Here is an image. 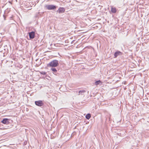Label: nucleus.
Instances as JSON below:
<instances>
[{
  "mask_svg": "<svg viewBox=\"0 0 149 149\" xmlns=\"http://www.w3.org/2000/svg\"><path fill=\"white\" fill-rule=\"evenodd\" d=\"M59 65L58 61V60H54L47 64V66L48 67H56Z\"/></svg>",
  "mask_w": 149,
  "mask_h": 149,
  "instance_id": "f257e3e1",
  "label": "nucleus"
},
{
  "mask_svg": "<svg viewBox=\"0 0 149 149\" xmlns=\"http://www.w3.org/2000/svg\"><path fill=\"white\" fill-rule=\"evenodd\" d=\"M45 7L49 10H54L56 8V6L52 5H47L45 6Z\"/></svg>",
  "mask_w": 149,
  "mask_h": 149,
  "instance_id": "f03ea898",
  "label": "nucleus"
},
{
  "mask_svg": "<svg viewBox=\"0 0 149 149\" xmlns=\"http://www.w3.org/2000/svg\"><path fill=\"white\" fill-rule=\"evenodd\" d=\"M41 74L43 75H45L46 74V73L45 72H42L41 73Z\"/></svg>",
  "mask_w": 149,
  "mask_h": 149,
  "instance_id": "ddd939ff",
  "label": "nucleus"
},
{
  "mask_svg": "<svg viewBox=\"0 0 149 149\" xmlns=\"http://www.w3.org/2000/svg\"><path fill=\"white\" fill-rule=\"evenodd\" d=\"M35 104L36 105L39 106V107L42 106L43 104V103L42 101L41 100L35 101Z\"/></svg>",
  "mask_w": 149,
  "mask_h": 149,
  "instance_id": "7ed1b4c3",
  "label": "nucleus"
},
{
  "mask_svg": "<svg viewBox=\"0 0 149 149\" xmlns=\"http://www.w3.org/2000/svg\"><path fill=\"white\" fill-rule=\"evenodd\" d=\"M91 117V115L90 114L88 113L86 116V118L87 119H89Z\"/></svg>",
  "mask_w": 149,
  "mask_h": 149,
  "instance_id": "9d476101",
  "label": "nucleus"
},
{
  "mask_svg": "<svg viewBox=\"0 0 149 149\" xmlns=\"http://www.w3.org/2000/svg\"><path fill=\"white\" fill-rule=\"evenodd\" d=\"M122 54V53L120 51H117L115 52L114 54V58H116L118 56L121 55Z\"/></svg>",
  "mask_w": 149,
  "mask_h": 149,
  "instance_id": "423d86ee",
  "label": "nucleus"
},
{
  "mask_svg": "<svg viewBox=\"0 0 149 149\" xmlns=\"http://www.w3.org/2000/svg\"><path fill=\"white\" fill-rule=\"evenodd\" d=\"M85 91H80L79 92L78 95L81 94L83 95H84V94L85 93Z\"/></svg>",
  "mask_w": 149,
  "mask_h": 149,
  "instance_id": "1a4fd4ad",
  "label": "nucleus"
},
{
  "mask_svg": "<svg viewBox=\"0 0 149 149\" xmlns=\"http://www.w3.org/2000/svg\"><path fill=\"white\" fill-rule=\"evenodd\" d=\"M9 119L7 118H4L1 121V123L5 124H8L9 123Z\"/></svg>",
  "mask_w": 149,
  "mask_h": 149,
  "instance_id": "0eeeda50",
  "label": "nucleus"
},
{
  "mask_svg": "<svg viewBox=\"0 0 149 149\" xmlns=\"http://www.w3.org/2000/svg\"><path fill=\"white\" fill-rule=\"evenodd\" d=\"M101 83V81L100 80H98V81H96L95 82V84L96 85H97Z\"/></svg>",
  "mask_w": 149,
  "mask_h": 149,
  "instance_id": "f8f14e48",
  "label": "nucleus"
},
{
  "mask_svg": "<svg viewBox=\"0 0 149 149\" xmlns=\"http://www.w3.org/2000/svg\"><path fill=\"white\" fill-rule=\"evenodd\" d=\"M65 11V9L64 8L60 7L57 10V12H58L59 13H62L64 12Z\"/></svg>",
  "mask_w": 149,
  "mask_h": 149,
  "instance_id": "39448f33",
  "label": "nucleus"
},
{
  "mask_svg": "<svg viewBox=\"0 0 149 149\" xmlns=\"http://www.w3.org/2000/svg\"><path fill=\"white\" fill-rule=\"evenodd\" d=\"M30 38V39H33L35 37V32L34 31L29 32L28 33Z\"/></svg>",
  "mask_w": 149,
  "mask_h": 149,
  "instance_id": "20e7f679",
  "label": "nucleus"
},
{
  "mask_svg": "<svg viewBox=\"0 0 149 149\" xmlns=\"http://www.w3.org/2000/svg\"><path fill=\"white\" fill-rule=\"evenodd\" d=\"M51 70H52L54 72L56 73L57 72V70L55 68H51Z\"/></svg>",
  "mask_w": 149,
  "mask_h": 149,
  "instance_id": "9b49d317",
  "label": "nucleus"
},
{
  "mask_svg": "<svg viewBox=\"0 0 149 149\" xmlns=\"http://www.w3.org/2000/svg\"><path fill=\"white\" fill-rule=\"evenodd\" d=\"M74 40L73 41H72V42H71V44H72L74 42Z\"/></svg>",
  "mask_w": 149,
  "mask_h": 149,
  "instance_id": "4468645a",
  "label": "nucleus"
},
{
  "mask_svg": "<svg viewBox=\"0 0 149 149\" xmlns=\"http://www.w3.org/2000/svg\"><path fill=\"white\" fill-rule=\"evenodd\" d=\"M111 12L113 13H115L116 11V8L115 7H111Z\"/></svg>",
  "mask_w": 149,
  "mask_h": 149,
  "instance_id": "6e6552de",
  "label": "nucleus"
}]
</instances>
